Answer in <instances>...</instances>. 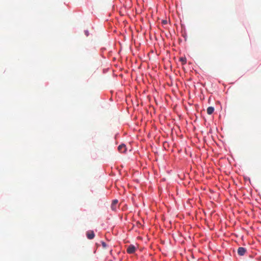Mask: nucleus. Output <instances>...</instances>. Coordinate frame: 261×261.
Returning a JSON list of instances; mask_svg holds the SVG:
<instances>
[{
	"mask_svg": "<svg viewBox=\"0 0 261 261\" xmlns=\"http://www.w3.org/2000/svg\"><path fill=\"white\" fill-rule=\"evenodd\" d=\"M136 248L133 245H129L126 249V251L129 254H133L136 251Z\"/></svg>",
	"mask_w": 261,
	"mask_h": 261,
	"instance_id": "1",
	"label": "nucleus"
},
{
	"mask_svg": "<svg viewBox=\"0 0 261 261\" xmlns=\"http://www.w3.org/2000/svg\"><path fill=\"white\" fill-rule=\"evenodd\" d=\"M118 150L121 153H124L126 151V146L124 144H122L118 146Z\"/></svg>",
	"mask_w": 261,
	"mask_h": 261,
	"instance_id": "2",
	"label": "nucleus"
},
{
	"mask_svg": "<svg viewBox=\"0 0 261 261\" xmlns=\"http://www.w3.org/2000/svg\"><path fill=\"white\" fill-rule=\"evenodd\" d=\"M246 252V249L244 247H239L238 249V253L241 256L244 255Z\"/></svg>",
	"mask_w": 261,
	"mask_h": 261,
	"instance_id": "3",
	"label": "nucleus"
},
{
	"mask_svg": "<svg viewBox=\"0 0 261 261\" xmlns=\"http://www.w3.org/2000/svg\"><path fill=\"white\" fill-rule=\"evenodd\" d=\"M86 235H87V237L89 239H92L94 238V237L95 236L93 231H92V230L88 231L86 233Z\"/></svg>",
	"mask_w": 261,
	"mask_h": 261,
	"instance_id": "4",
	"label": "nucleus"
},
{
	"mask_svg": "<svg viewBox=\"0 0 261 261\" xmlns=\"http://www.w3.org/2000/svg\"><path fill=\"white\" fill-rule=\"evenodd\" d=\"M206 111L208 115H211L214 111V108L213 107H209L207 108Z\"/></svg>",
	"mask_w": 261,
	"mask_h": 261,
	"instance_id": "5",
	"label": "nucleus"
},
{
	"mask_svg": "<svg viewBox=\"0 0 261 261\" xmlns=\"http://www.w3.org/2000/svg\"><path fill=\"white\" fill-rule=\"evenodd\" d=\"M118 200L115 199L112 202V203L111 204V208L113 210H115L116 209V204L118 203Z\"/></svg>",
	"mask_w": 261,
	"mask_h": 261,
	"instance_id": "6",
	"label": "nucleus"
},
{
	"mask_svg": "<svg viewBox=\"0 0 261 261\" xmlns=\"http://www.w3.org/2000/svg\"><path fill=\"white\" fill-rule=\"evenodd\" d=\"M179 61L181 62L182 65H185L187 63V59L185 57H180Z\"/></svg>",
	"mask_w": 261,
	"mask_h": 261,
	"instance_id": "7",
	"label": "nucleus"
},
{
	"mask_svg": "<svg viewBox=\"0 0 261 261\" xmlns=\"http://www.w3.org/2000/svg\"><path fill=\"white\" fill-rule=\"evenodd\" d=\"M102 246L104 247V248H106L107 247V244L105 242H102Z\"/></svg>",
	"mask_w": 261,
	"mask_h": 261,
	"instance_id": "8",
	"label": "nucleus"
},
{
	"mask_svg": "<svg viewBox=\"0 0 261 261\" xmlns=\"http://www.w3.org/2000/svg\"><path fill=\"white\" fill-rule=\"evenodd\" d=\"M112 250H111L110 251V253H112Z\"/></svg>",
	"mask_w": 261,
	"mask_h": 261,
	"instance_id": "9",
	"label": "nucleus"
},
{
	"mask_svg": "<svg viewBox=\"0 0 261 261\" xmlns=\"http://www.w3.org/2000/svg\"><path fill=\"white\" fill-rule=\"evenodd\" d=\"M109 261H112V260H109Z\"/></svg>",
	"mask_w": 261,
	"mask_h": 261,
	"instance_id": "10",
	"label": "nucleus"
}]
</instances>
